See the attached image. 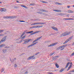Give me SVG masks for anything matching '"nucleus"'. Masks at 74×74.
Returning a JSON list of instances; mask_svg holds the SVG:
<instances>
[{"label": "nucleus", "instance_id": "1", "mask_svg": "<svg viewBox=\"0 0 74 74\" xmlns=\"http://www.w3.org/2000/svg\"><path fill=\"white\" fill-rule=\"evenodd\" d=\"M70 32L68 33H66V32H65L64 33H63L62 34H61V37H63V36H67V35L70 34Z\"/></svg>", "mask_w": 74, "mask_h": 74}, {"label": "nucleus", "instance_id": "2", "mask_svg": "<svg viewBox=\"0 0 74 74\" xmlns=\"http://www.w3.org/2000/svg\"><path fill=\"white\" fill-rule=\"evenodd\" d=\"M30 41H32L31 39H26L23 40V41H24V44H27L30 42Z\"/></svg>", "mask_w": 74, "mask_h": 74}, {"label": "nucleus", "instance_id": "3", "mask_svg": "<svg viewBox=\"0 0 74 74\" xmlns=\"http://www.w3.org/2000/svg\"><path fill=\"white\" fill-rule=\"evenodd\" d=\"M73 36H71L70 37L68 40H66L63 43V44H66V43H67V42H68L70 40H71V39L73 38Z\"/></svg>", "mask_w": 74, "mask_h": 74}, {"label": "nucleus", "instance_id": "4", "mask_svg": "<svg viewBox=\"0 0 74 74\" xmlns=\"http://www.w3.org/2000/svg\"><path fill=\"white\" fill-rule=\"evenodd\" d=\"M58 43V42L54 43H52V44L49 45L48 46V47H53V46H54V45H56V44Z\"/></svg>", "mask_w": 74, "mask_h": 74}, {"label": "nucleus", "instance_id": "5", "mask_svg": "<svg viewBox=\"0 0 74 74\" xmlns=\"http://www.w3.org/2000/svg\"><path fill=\"white\" fill-rule=\"evenodd\" d=\"M6 38H7V36H5L0 41V43H1V42H4V41L5 40Z\"/></svg>", "mask_w": 74, "mask_h": 74}, {"label": "nucleus", "instance_id": "6", "mask_svg": "<svg viewBox=\"0 0 74 74\" xmlns=\"http://www.w3.org/2000/svg\"><path fill=\"white\" fill-rule=\"evenodd\" d=\"M42 37V36H41L40 37H39V38H38L35 39L33 42L32 43H34V42H36V41H38V40H40V38H41Z\"/></svg>", "mask_w": 74, "mask_h": 74}, {"label": "nucleus", "instance_id": "7", "mask_svg": "<svg viewBox=\"0 0 74 74\" xmlns=\"http://www.w3.org/2000/svg\"><path fill=\"white\" fill-rule=\"evenodd\" d=\"M7 11V10L6 9L4 8H1L0 10V11L1 12H3V11L5 12Z\"/></svg>", "mask_w": 74, "mask_h": 74}, {"label": "nucleus", "instance_id": "8", "mask_svg": "<svg viewBox=\"0 0 74 74\" xmlns=\"http://www.w3.org/2000/svg\"><path fill=\"white\" fill-rule=\"evenodd\" d=\"M53 11H55V12H62V10H53Z\"/></svg>", "mask_w": 74, "mask_h": 74}, {"label": "nucleus", "instance_id": "9", "mask_svg": "<svg viewBox=\"0 0 74 74\" xmlns=\"http://www.w3.org/2000/svg\"><path fill=\"white\" fill-rule=\"evenodd\" d=\"M40 32V31H36L34 32H33L32 34H30V35H33V34H36V33H38Z\"/></svg>", "mask_w": 74, "mask_h": 74}, {"label": "nucleus", "instance_id": "10", "mask_svg": "<svg viewBox=\"0 0 74 74\" xmlns=\"http://www.w3.org/2000/svg\"><path fill=\"white\" fill-rule=\"evenodd\" d=\"M52 29H53L54 30H56V31H58V29L56 27H52Z\"/></svg>", "mask_w": 74, "mask_h": 74}, {"label": "nucleus", "instance_id": "11", "mask_svg": "<svg viewBox=\"0 0 74 74\" xmlns=\"http://www.w3.org/2000/svg\"><path fill=\"white\" fill-rule=\"evenodd\" d=\"M70 64V62H69L67 63L66 66L65 67V69H67V67H68V66H69V65Z\"/></svg>", "mask_w": 74, "mask_h": 74}, {"label": "nucleus", "instance_id": "12", "mask_svg": "<svg viewBox=\"0 0 74 74\" xmlns=\"http://www.w3.org/2000/svg\"><path fill=\"white\" fill-rule=\"evenodd\" d=\"M10 61H11V62L12 63V62L14 61V60H16V58H14V59H12V60H11V59H10Z\"/></svg>", "mask_w": 74, "mask_h": 74}, {"label": "nucleus", "instance_id": "13", "mask_svg": "<svg viewBox=\"0 0 74 74\" xmlns=\"http://www.w3.org/2000/svg\"><path fill=\"white\" fill-rule=\"evenodd\" d=\"M5 46V44H1L0 45V48H1Z\"/></svg>", "mask_w": 74, "mask_h": 74}, {"label": "nucleus", "instance_id": "14", "mask_svg": "<svg viewBox=\"0 0 74 74\" xmlns=\"http://www.w3.org/2000/svg\"><path fill=\"white\" fill-rule=\"evenodd\" d=\"M16 18V16H11V19H14V18Z\"/></svg>", "mask_w": 74, "mask_h": 74}, {"label": "nucleus", "instance_id": "15", "mask_svg": "<svg viewBox=\"0 0 74 74\" xmlns=\"http://www.w3.org/2000/svg\"><path fill=\"white\" fill-rule=\"evenodd\" d=\"M65 20H74V19L71 18H65Z\"/></svg>", "mask_w": 74, "mask_h": 74}, {"label": "nucleus", "instance_id": "16", "mask_svg": "<svg viewBox=\"0 0 74 74\" xmlns=\"http://www.w3.org/2000/svg\"><path fill=\"white\" fill-rule=\"evenodd\" d=\"M30 28H32V29H34V28H37V26H35L30 27Z\"/></svg>", "mask_w": 74, "mask_h": 74}, {"label": "nucleus", "instance_id": "17", "mask_svg": "<svg viewBox=\"0 0 74 74\" xmlns=\"http://www.w3.org/2000/svg\"><path fill=\"white\" fill-rule=\"evenodd\" d=\"M56 66L57 67V68H59V65H58V64L57 63H56L55 64Z\"/></svg>", "mask_w": 74, "mask_h": 74}, {"label": "nucleus", "instance_id": "18", "mask_svg": "<svg viewBox=\"0 0 74 74\" xmlns=\"http://www.w3.org/2000/svg\"><path fill=\"white\" fill-rule=\"evenodd\" d=\"M2 51H3V53H5V52H7V50L3 49Z\"/></svg>", "mask_w": 74, "mask_h": 74}, {"label": "nucleus", "instance_id": "19", "mask_svg": "<svg viewBox=\"0 0 74 74\" xmlns=\"http://www.w3.org/2000/svg\"><path fill=\"white\" fill-rule=\"evenodd\" d=\"M40 11H41L42 12H47V11H46V10H44L43 9L41 10Z\"/></svg>", "mask_w": 74, "mask_h": 74}, {"label": "nucleus", "instance_id": "20", "mask_svg": "<svg viewBox=\"0 0 74 74\" xmlns=\"http://www.w3.org/2000/svg\"><path fill=\"white\" fill-rule=\"evenodd\" d=\"M32 59V56H30V57L28 58V60H30V59Z\"/></svg>", "mask_w": 74, "mask_h": 74}, {"label": "nucleus", "instance_id": "21", "mask_svg": "<svg viewBox=\"0 0 74 74\" xmlns=\"http://www.w3.org/2000/svg\"><path fill=\"white\" fill-rule=\"evenodd\" d=\"M68 12L69 13H73V11L72 10H69L68 11Z\"/></svg>", "mask_w": 74, "mask_h": 74}, {"label": "nucleus", "instance_id": "22", "mask_svg": "<svg viewBox=\"0 0 74 74\" xmlns=\"http://www.w3.org/2000/svg\"><path fill=\"white\" fill-rule=\"evenodd\" d=\"M32 46H33V44H32L31 45H29L27 47V48H29V47H32Z\"/></svg>", "mask_w": 74, "mask_h": 74}, {"label": "nucleus", "instance_id": "23", "mask_svg": "<svg viewBox=\"0 0 74 74\" xmlns=\"http://www.w3.org/2000/svg\"><path fill=\"white\" fill-rule=\"evenodd\" d=\"M62 48V46L59 47L57 49V50H58V49H61V48Z\"/></svg>", "mask_w": 74, "mask_h": 74}, {"label": "nucleus", "instance_id": "24", "mask_svg": "<svg viewBox=\"0 0 74 74\" xmlns=\"http://www.w3.org/2000/svg\"><path fill=\"white\" fill-rule=\"evenodd\" d=\"M1 73H2V72H3L4 71V68H2V69H1Z\"/></svg>", "mask_w": 74, "mask_h": 74}, {"label": "nucleus", "instance_id": "25", "mask_svg": "<svg viewBox=\"0 0 74 74\" xmlns=\"http://www.w3.org/2000/svg\"><path fill=\"white\" fill-rule=\"evenodd\" d=\"M25 32H23V34L21 35V37H22V36H23V35H24V34H25Z\"/></svg>", "mask_w": 74, "mask_h": 74}, {"label": "nucleus", "instance_id": "26", "mask_svg": "<svg viewBox=\"0 0 74 74\" xmlns=\"http://www.w3.org/2000/svg\"><path fill=\"white\" fill-rule=\"evenodd\" d=\"M37 27H38V28H40V27H42V25H40V26H37Z\"/></svg>", "mask_w": 74, "mask_h": 74}, {"label": "nucleus", "instance_id": "27", "mask_svg": "<svg viewBox=\"0 0 74 74\" xmlns=\"http://www.w3.org/2000/svg\"><path fill=\"white\" fill-rule=\"evenodd\" d=\"M66 46H67V45H62V48H64V47H66Z\"/></svg>", "mask_w": 74, "mask_h": 74}, {"label": "nucleus", "instance_id": "28", "mask_svg": "<svg viewBox=\"0 0 74 74\" xmlns=\"http://www.w3.org/2000/svg\"><path fill=\"white\" fill-rule=\"evenodd\" d=\"M4 31V30L3 29H1L0 30V33H1L2 32H3Z\"/></svg>", "mask_w": 74, "mask_h": 74}, {"label": "nucleus", "instance_id": "29", "mask_svg": "<svg viewBox=\"0 0 74 74\" xmlns=\"http://www.w3.org/2000/svg\"><path fill=\"white\" fill-rule=\"evenodd\" d=\"M37 43H38V42H35L34 43H33V44H32L33 46V45H35V44H37Z\"/></svg>", "mask_w": 74, "mask_h": 74}, {"label": "nucleus", "instance_id": "30", "mask_svg": "<svg viewBox=\"0 0 74 74\" xmlns=\"http://www.w3.org/2000/svg\"><path fill=\"white\" fill-rule=\"evenodd\" d=\"M37 13H38V14H42V12H37Z\"/></svg>", "mask_w": 74, "mask_h": 74}, {"label": "nucleus", "instance_id": "31", "mask_svg": "<svg viewBox=\"0 0 74 74\" xmlns=\"http://www.w3.org/2000/svg\"><path fill=\"white\" fill-rule=\"evenodd\" d=\"M43 24H45V23H40V25H43Z\"/></svg>", "mask_w": 74, "mask_h": 74}, {"label": "nucleus", "instance_id": "32", "mask_svg": "<svg viewBox=\"0 0 74 74\" xmlns=\"http://www.w3.org/2000/svg\"><path fill=\"white\" fill-rule=\"evenodd\" d=\"M18 5H21V7H24V6H25L23 5H21V4H18Z\"/></svg>", "mask_w": 74, "mask_h": 74}, {"label": "nucleus", "instance_id": "33", "mask_svg": "<svg viewBox=\"0 0 74 74\" xmlns=\"http://www.w3.org/2000/svg\"><path fill=\"white\" fill-rule=\"evenodd\" d=\"M35 25H40V23H35Z\"/></svg>", "mask_w": 74, "mask_h": 74}, {"label": "nucleus", "instance_id": "34", "mask_svg": "<svg viewBox=\"0 0 74 74\" xmlns=\"http://www.w3.org/2000/svg\"><path fill=\"white\" fill-rule=\"evenodd\" d=\"M57 4H58V5H62V4L61 3H56Z\"/></svg>", "mask_w": 74, "mask_h": 74}, {"label": "nucleus", "instance_id": "35", "mask_svg": "<svg viewBox=\"0 0 74 74\" xmlns=\"http://www.w3.org/2000/svg\"><path fill=\"white\" fill-rule=\"evenodd\" d=\"M14 8H19V7L18 6H14Z\"/></svg>", "mask_w": 74, "mask_h": 74}, {"label": "nucleus", "instance_id": "36", "mask_svg": "<svg viewBox=\"0 0 74 74\" xmlns=\"http://www.w3.org/2000/svg\"><path fill=\"white\" fill-rule=\"evenodd\" d=\"M19 22H25V21H20Z\"/></svg>", "mask_w": 74, "mask_h": 74}, {"label": "nucleus", "instance_id": "37", "mask_svg": "<svg viewBox=\"0 0 74 74\" xmlns=\"http://www.w3.org/2000/svg\"><path fill=\"white\" fill-rule=\"evenodd\" d=\"M30 5H34V3H31V4H30Z\"/></svg>", "mask_w": 74, "mask_h": 74}, {"label": "nucleus", "instance_id": "38", "mask_svg": "<svg viewBox=\"0 0 74 74\" xmlns=\"http://www.w3.org/2000/svg\"><path fill=\"white\" fill-rule=\"evenodd\" d=\"M73 55H74V52H73L71 55V56H73Z\"/></svg>", "mask_w": 74, "mask_h": 74}, {"label": "nucleus", "instance_id": "39", "mask_svg": "<svg viewBox=\"0 0 74 74\" xmlns=\"http://www.w3.org/2000/svg\"><path fill=\"white\" fill-rule=\"evenodd\" d=\"M15 67H17V65H16V64H14V66Z\"/></svg>", "mask_w": 74, "mask_h": 74}, {"label": "nucleus", "instance_id": "40", "mask_svg": "<svg viewBox=\"0 0 74 74\" xmlns=\"http://www.w3.org/2000/svg\"><path fill=\"white\" fill-rule=\"evenodd\" d=\"M70 68H70V67H68V69L67 70V71H69V69H70Z\"/></svg>", "mask_w": 74, "mask_h": 74}, {"label": "nucleus", "instance_id": "41", "mask_svg": "<svg viewBox=\"0 0 74 74\" xmlns=\"http://www.w3.org/2000/svg\"><path fill=\"white\" fill-rule=\"evenodd\" d=\"M63 71V69H61L60 71V72H62V71Z\"/></svg>", "mask_w": 74, "mask_h": 74}, {"label": "nucleus", "instance_id": "42", "mask_svg": "<svg viewBox=\"0 0 74 74\" xmlns=\"http://www.w3.org/2000/svg\"><path fill=\"white\" fill-rule=\"evenodd\" d=\"M33 31L29 32V33H33Z\"/></svg>", "mask_w": 74, "mask_h": 74}, {"label": "nucleus", "instance_id": "43", "mask_svg": "<svg viewBox=\"0 0 74 74\" xmlns=\"http://www.w3.org/2000/svg\"><path fill=\"white\" fill-rule=\"evenodd\" d=\"M25 36H24L22 38V39H25Z\"/></svg>", "mask_w": 74, "mask_h": 74}, {"label": "nucleus", "instance_id": "44", "mask_svg": "<svg viewBox=\"0 0 74 74\" xmlns=\"http://www.w3.org/2000/svg\"><path fill=\"white\" fill-rule=\"evenodd\" d=\"M24 8H27V7H26V6H24Z\"/></svg>", "mask_w": 74, "mask_h": 74}, {"label": "nucleus", "instance_id": "45", "mask_svg": "<svg viewBox=\"0 0 74 74\" xmlns=\"http://www.w3.org/2000/svg\"><path fill=\"white\" fill-rule=\"evenodd\" d=\"M8 18H9V19L11 18V16H8Z\"/></svg>", "mask_w": 74, "mask_h": 74}, {"label": "nucleus", "instance_id": "46", "mask_svg": "<svg viewBox=\"0 0 74 74\" xmlns=\"http://www.w3.org/2000/svg\"><path fill=\"white\" fill-rule=\"evenodd\" d=\"M54 53H53L51 54H50L51 56H52V55H53L54 54Z\"/></svg>", "mask_w": 74, "mask_h": 74}, {"label": "nucleus", "instance_id": "47", "mask_svg": "<svg viewBox=\"0 0 74 74\" xmlns=\"http://www.w3.org/2000/svg\"><path fill=\"white\" fill-rule=\"evenodd\" d=\"M36 25V23H34L31 24V25Z\"/></svg>", "mask_w": 74, "mask_h": 74}, {"label": "nucleus", "instance_id": "48", "mask_svg": "<svg viewBox=\"0 0 74 74\" xmlns=\"http://www.w3.org/2000/svg\"><path fill=\"white\" fill-rule=\"evenodd\" d=\"M42 3H46V2L45 1H42Z\"/></svg>", "mask_w": 74, "mask_h": 74}, {"label": "nucleus", "instance_id": "49", "mask_svg": "<svg viewBox=\"0 0 74 74\" xmlns=\"http://www.w3.org/2000/svg\"><path fill=\"white\" fill-rule=\"evenodd\" d=\"M28 73V72H26L24 73V74H27Z\"/></svg>", "mask_w": 74, "mask_h": 74}, {"label": "nucleus", "instance_id": "50", "mask_svg": "<svg viewBox=\"0 0 74 74\" xmlns=\"http://www.w3.org/2000/svg\"><path fill=\"white\" fill-rule=\"evenodd\" d=\"M40 53V52H37L36 53V55H38V54H39Z\"/></svg>", "mask_w": 74, "mask_h": 74}, {"label": "nucleus", "instance_id": "51", "mask_svg": "<svg viewBox=\"0 0 74 74\" xmlns=\"http://www.w3.org/2000/svg\"><path fill=\"white\" fill-rule=\"evenodd\" d=\"M64 49V48H62L61 49H60L61 51H62V50H63Z\"/></svg>", "mask_w": 74, "mask_h": 74}, {"label": "nucleus", "instance_id": "52", "mask_svg": "<svg viewBox=\"0 0 74 74\" xmlns=\"http://www.w3.org/2000/svg\"><path fill=\"white\" fill-rule=\"evenodd\" d=\"M34 56H31V57H32V58H33V57H34Z\"/></svg>", "mask_w": 74, "mask_h": 74}, {"label": "nucleus", "instance_id": "53", "mask_svg": "<svg viewBox=\"0 0 74 74\" xmlns=\"http://www.w3.org/2000/svg\"><path fill=\"white\" fill-rule=\"evenodd\" d=\"M71 67H72V65H70L69 67H70V68H71Z\"/></svg>", "mask_w": 74, "mask_h": 74}, {"label": "nucleus", "instance_id": "54", "mask_svg": "<svg viewBox=\"0 0 74 74\" xmlns=\"http://www.w3.org/2000/svg\"><path fill=\"white\" fill-rule=\"evenodd\" d=\"M67 7L68 8H70V6H67Z\"/></svg>", "mask_w": 74, "mask_h": 74}, {"label": "nucleus", "instance_id": "55", "mask_svg": "<svg viewBox=\"0 0 74 74\" xmlns=\"http://www.w3.org/2000/svg\"><path fill=\"white\" fill-rule=\"evenodd\" d=\"M26 34H28L29 33V32H27L26 33Z\"/></svg>", "mask_w": 74, "mask_h": 74}, {"label": "nucleus", "instance_id": "56", "mask_svg": "<svg viewBox=\"0 0 74 74\" xmlns=\"http://www.w3.org/2000/svg\"><path fill=\"white\" fill-rule=\"evenodd\" d=\"M36 58V57H34V58H32V59H34Z\"/></svg>", "mask_w": 74, "mask_h": 74}, {"label": "nucleus", "instance_id": "57", "mask_svg": "<svg viewBox=\"0 0 74 74\" xmlns=\"http://www.w3.org/2000/svg\"><path fill=\"white\" fill-rule=\"evenodd\" d=\"M16 1L18 3H19V1Z\"/></svg>", "mask_w": 74, "mask_h": 74}, {"label": "nucleus", "instance_id": "58", "mask_svg": "<svg viewBox=\"0 0 74 74\" xmlns=\"http://www.w3.org/2000/svg\"><path fill=\"white\" fill-rule=\"evenodd\" d=\"M6 18H8V16H6Z\"/></svg>", "mask_w": 74, "mask_h": 74}, {"label": "nucleus", "instance_id": "59", "mask_svg": "<svg viewBox=\"0 0 74 74\" xmlns=\"http://www.w3.org/2000/svg\"><path fill=\"white\" fill-rule=\"evenodd\" d=\"M3 35H3V34H0V36H3Z\"/></svg>", "mask_w": 74, "mask_h": 74}, {"label": "nucleus", "instance_id": "60", "mask_svg": "<svg viewBox=\"0 0 74 74\" xmlns=\"http://www.w3.org/2000/svg\"><path fill=\"white\" fill-rule=\"evenodd\" d=\"M71 71H72V73L73 72H73V71H74V70H72Z\"/></svg>", "mask_w": 74, "mask_h": 74}, {"label": "nucleus", "instance_id": "61", "mask_svg": "<svg viewBox=\"0 0 74 74\" xmlns=\"http://www.w3.org/2000/svg\"><path fill=\"white\" fill-rule=\"evenodd\" d=\"M61 15H63V14H61Z\"/></svg>", "mask_w": 74, "mask_h": 74}, {"label": "nucleus", "instance_id": "62", "mask_svg": "<svg viewBox=\"0 0 74 74\" xmlns=\"http://www.w3.org/2000/svg\"><path fill=\"white\" fill-rule=\"evenodd\" d=\"M69 72H71V73H72V71H69Z\"/></svg>", "mask_w": 74, "mask_h": 74}, {"label": "nucleus", "instance_id": "63", "mask_svg": "<svg viewBox=\"0 0 74 74\" xmlns=\"http://www.w3.org/2000/svg\"><path fill=\"white\" fill-rule=\"evenodd\" d=\"M3 18H6V16H5L3 17Z\"/></svg>", "mask_w": 74, "mask_h": 74}, {"label": "nucleus", "instance_id": "64", "mask_svg": "<svg viewBox=\"0 0 74 74\" xmlns=\"http://www.w3.org/2000/svg\"><path fill=\"white\" fill-rule=\"evenodd\" d=\"M34 55H37V54H36V53L34 54Z\"/></svg>", "mask_w": 74, "mask_h": 74}]
</instances>
